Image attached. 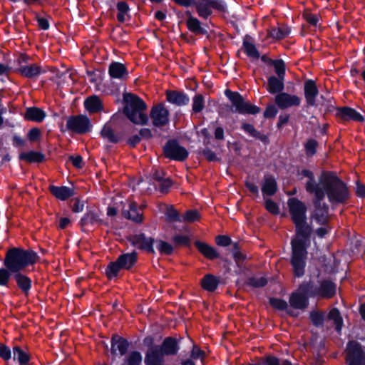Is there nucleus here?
<instances>
[{
  "mask_svg": "<svg viewBox=\"0 0 365 365\" xmlns=\"http://www.w3.org/2000/svg\"><path fill=\"white\" fill-rule=\"evenodd\" d=\"M299 175L307 178L306 190L315 197V210L312 218L319 225H324L329 220L327 207L321 205V200L327 195L331 202H341L348 196L345 185L335 175L329 173L322 174L319 180H314L313 173L308 170H303Z\"/></svg>",
  "mask_w": 365,
  "mask_h": 365,
  "instance_id": "f257e3e1",
  "label": "nucleus"
},
{
  "mask_svg": "<svg viewBox=\"0 0 365 365\" xmlns=\"http://www.w3.org/2000/svg\"><path fill=\"white\" fill-rule=\"evenodd\" d=\"M275 72L280 78H284L285 73V66L282 60H275L272 61Z\"/></svg>",
  "mask_w": 365,
  "mask_h": 365,
  "instance_id": "49530a36",
  "label": "nucleus"
},
{
  "mask_svg": "<svg viewBox=\"0 0 365 365\" xmlns=\"http://www.w3.org/2000/svg\"><path fill=\"white\" fill-rule=\"evenodd\" d=\"M329 319L332 320L336 326V329L339 331L342 327V319L339 312L336 309H332L328 315Z\"/></svg>",
  "mask_w": 365,
  "mask_h": 365,
  "instance_id": "ea45409f",
  "label": "nucleus"
},
{
  "mask_svg": "<svg viewBox=\"0 0 365 365\" xmlns=\"http://www.w3.org/2000/svg\"><path fill=\"white\" fill-rule=\"evenodd\" d=\"M173 241L178 245H187L189 244L190 240L185 235H176L173 237Z\"/></svg>",
  "mask_w": 365,
  "mask_h": 365,
  "instance_id": "680f3d73",
  "label": "nucleus"
},
{
  "mask_svg": "<svg viewBox=\"0 0 365 365\" xmlns=\"http://www.w3.org/2000/svg\"><path fill=\"white\" fill-rule=\"evenodd\" d=\"M318 89L316 83L312 80H308L304 83V96L309 106H317L316 98L318 96Z\"/></svg>",
  "mask_w": 365,
  "mask_h": 365,
  "instance_id": "2eb2a0df",
  "label": "nucleus"
},
{
  "mask_svg": "<svg viewBox=\"0 0 365 365\" xmlns=\"http://www.w3.org/2000/svg\"><path fill=\"white\" fill-rule=\"evenodd\" d=\"M347 365H365V352L361 349L360 344L356 341H351L346 348Z\"/></svg>",
  "mask_w": 365,
  "mask_h": 365,
  "instance_id": "1a4fd4ad",
  "label": "nucleus"
},
{
  "mask_svg": "<svg viewBox=\"0 0 365 365\" xmlns=\"http://www.w3.org/2000/svg\"><path fill=\"white\" fill-rule=\"evenodd\" d=\"M40 136V130L37 128H33L31 129L29 134L28 137L30 140L31 141H36Z\"/></svg>",
  "mask_w": 365,
  "mask_h": 365,
  "instance_id": "774afa93",
  "label": "nucleus"
},
{
  "mask_svg": "<svg viewBox=\"0 0 365 365\" xmlns=\"http://www.w3.org/2000/svg\"><path fill=\"white\" fill-rule=\"evenodd\" d=\"M195 4L198 15L204 19L208 18L212 13V9L219 11L225 9V4L222 0H197Z\"/></svg>",
  "mask_w": 365,
  "mask_h": 365,
  "instance_id": "6e6552de",
  "label": "nucleus"
},
{
  "mask_svg": "<svg viewBox=\"0 0 365 365\" xmlns=\"http://www.w3.org/2000/svg\"><path fill=\"white\" fill-rule=\"evenodd\" d=\"M150 118L155 126H163L169 122V111L163 105H157L152 108Z\"/></svg>",
  "mask_w": 365,
  "mask_h": 365,
  "instance_id": "f8f14e48",
  "label": "nucleus"
},
{
  "mask_svg": "<svg viewBox=\"0 0 365 365\" xmlns=\"http://www.w3.org/2000/svg\"><path fill=\"white\" fill-rule=\"evenodd\" d=\"M290 33V29L286 26L272 29L269 31V36L275 39H282L287 36Z\"/></svg>",
  "mask_w": 365,
  "mask_h": 365,
  "instance_id": "f704fd0d",
  "label": "nucleus"
},
{
  "mask_svg": "<svg viewBox=\"0 0 365 365\" xmlns=\"http://www.w3.org/2000/svg\"><path fill=\"white\" fill-rule=\"evenodd\" d=\"M19 158L28 163H38L43 160V155L38 152L29 151L21 153Z\"/></svg>",
  "mask_w": 365,
  "mask_h": 365,
  "instance_id": "473e14b6",
  "label": "nucleus"
},
{
  "mask_svg": "<svg viewBox=\"0 0 365 365\" xmlns=\"http://www.w3.org/2000/svg\"><path fill=\"white\" fill-rule=\"evenodd\" d=\"M28 57L26 56H21L19 58V66L16 68V72L21 76L29 78H34L38 77L41 73L44 72L42 68L37 64H29L27 63Z\"/></svg>",
  "mask_w": 365,
  "mask_h": 365,
  "instance_id": "9b49d317",
  "label": "nucleus"
},
{
  "mask_svg": "<svg viewBox=\"0 0 365 365\" xmlns=\"http://www.w3.org/2000/svg\"><path fill=\"white\" fill-rule=\"evenodd\" d=\"M245 51L247 56L252 58H258L259 53L255 45L249 42H244Z\"/></svg>",
  "mask_w": 365,
  "mask_h": 365,
  "instance_id": "a18cd8bd",
  "label": "nucleus"
},
{
  "mask_svg": "<svg viewBox=\"0 0 365 365\" xmlns=\"http://www.w3.org/2000/svg\"><path fill=\"white\" fill-rule=\"evenodd\" d=\"M271 305L279 310H284L287 312V314L292 316H297V314H296L292 308H289L288 307L287 303L282 299H276V298H272L269 300Z\"/></svg>",
  "mask_w": 365,
  "mask_h": 365,
  "instance_id": "2f4dec72",
  "label": "nucleus"
},
{
  "mask_svg": "<svg viewBox=\"0 0 365 365\" xmlns=\"http://www.w3.org/2000/svg\"><path fill=\"white\" fill-rule=\"evenodd\" d=\"M225 95L232 103L231 110L232 112L242 114H257L259 112V108L257 106L245 101L242 96L238 93L226 90Z\"/></svg>",
  "mask_w": 365,
  "mask_h": 365,
  "instance_id": "423d86ee",
  "label": "nucleus"
},
{
  "mask_svg": "<svg viewBox=\"0 0 365 365\" xmlns=\"http://www.w3.org/2000/svg\"><path fill=\"white\" fill-rule=\"evenodd\" d=\"M0 356L6 361L11 359V352L9 348L4 345H0Z\"/></svg>",
  "mask_w": 365,
  "mask_h": 365,
  "instance_id": "13d9d810",
  "label": "nucleus"
},
{
  "mask_svg": "<svg viewBox=\"0 0 365 365\" xmlns=\"http://www.w3.org/2000/svg\"><path fill=\"white\" fill-rule=\"evenodd\" d=\"M70 160L71 161L73 166L80 168L82 167L83 159L80 155L71 156Z\"/></svg>",
  "mask_w": 365,
  "mask_h": 365,
  "instance_id": "338daca9",
  "label": "nucleus"
},
{
  "mask_svg": "<svg viewBox=\"0 0 365 365\" xmlns=\"http://www.w3.org/2000/svg\"><path fill=\"white\" fill-rule=\"evenodd\" d=\"M265 207L268 212L272 214H277L279 212V207L272 200H265Z\"/></svg>",
  "mask_w": 365,
  "mask_h": 365,
  "instance_id": "864d4df0",
  "label": "nucleus"
},
{
  "mask_svg": "<svg viewBox=\"0 0 365 365\" xmlns=\"http://www.w3.org/2000/svg\"><path fill=\"white\" fill-rule=\"evenodd\" d=\"M242 129L251 136L257 137V132L255 128L248 123H244L242 126Z\"/></svg>",
  "mask_w": 365,
  "mask_h": 365,
  "instance_id": "0e129e2a",
  "label": "nucleus"
},
{
  "mask_svg": "<svg viewBox=\"0 0 365 365\" xmlns=\"http://www.w3.org/2000/svg\"><path fill=\"white\" fill-rule=\"evenodd\" d=\"M179 347L175 339L166 338L161 346L150 347L146 354L145 364L146 365H163L165 355H174L178 351Z\"/></svg>",
  "mask_w": 365,
  "mask_h": 365,
  "instance_id": "39448f33",
  "label": "nucleus"
},
{
  "mask_svg": "<svg viewBox=\"0 0 365 365\" xmlns=\"http://www.w3.org/2000/svg\"><path fill=\"white\" fill-rule=\"evenodd\" d=\"M289 212L296 227V236L292 240V255L291 263L294 274L302 277L304 273L307 247L309 245L310 227L307 222L306 205L297 198L288 200Z\"/></svg>",
  "mask_w": 365,
  "mask_h": 365,
  "instance_id": "f03ea898",
  "label": "nucleus"
},
{
  "mask_svg": "<svg viewBox=\"0 0 365 365\" xmlns=\"http://www.w3.org/2000/svg\"><path fill=\"white\" fill-rule=\"evenodd\" d=\"M202 288L207 291H214L218 285L217 279L212 274H207L201 282Z\"/></svg>",
  "mask_w": 365,
  "mask_h": 365,
  "instance_id": "7c9ffc66",
  "label": "nucleus"
},
{
  "mask_svg": "<svg viewBox=\"0 0 365 365\" xmlns=\"http://www.w3.org/2000/svg\"><path fill=\"white\" fill-rule=\"evenodd\" d=\"M187 26L188 29L195 34H205V30L201 27L200 21L192 16L187 20Z\"/></svg>",
  "mask_w": 365,
  "mask_h": 365,
  "instance_id": "72a5a7b5",
  "label": "nucleus"
},
{
  "mask_svg": "<svg viewBox=\"0 0 365 365\" xmlns=\"http://www.w3.org/2000/svg\"><path fill=\"white\" fill-rule=\"evenodd\" d=\"M108 71L110 76L113 78L122 79L128 75L124 65L118 62L112 63L110 65Z\"/></svg>",
  "mask_w": 365,
  "mask_h": 365,
  "instance_id": "412c9836",
  "label": "nucleus"
},
{
  "mask_svg": "<svg viewBox=\"0 0 365 365\" xmlns=\"http://www.w3.org/2000/svg\"><path fill=\"white\" fill-rule=\"evenodd\" d=\"M277 108L273 106L270 105L267 107L266 110H264V117L266 118H274L277 113Z\"/></svg>",
  "mask_w": 365,
  "mask_h": 365,
  "instance_id": "052dcab7",
  "label": "nucleus"
},
{
  "mask_svg": "<svg viewBox=\"0 0 365 365\" xmlns=\"http://www.w3.org/2000/svg\"><path fill=\"white\" fill-rule=\"evenodd\" d=\"M123 214L125 217L128 218L136 222H141L143 219V215L138 210V206L135 202L130 203L129 210H124Z\"/></svg>",
  "mask_w": 365,
  "mask_h": 365,
  "instance_id": "a878e982",
  "label": "nucleus"
},
{
  "mask_svg": "<svg viewBox=\"0 0 365 365\" xmlns=\"http://www.w3.org/2000/svg\"><path fill=\"white\" fill-rule=\"evenodd\" d=\"M155 247L161 254L170 255L173 252V246L163 240L155 241Z\"/></svg>",
  "mask_w": 365,
  "mask_h": 365,
  "instance_id": "a19ab883",
  "label": "nucleus"
},
{
  "mask_svg": "<svg viewBox=\"0 0 365 365\" xmlns=\"http://www.w3.org/2000/svg\"><path fill=\"white\" fill-rule=\"evenodd\" d=\"M216 243L220 246L226 247L231 244V239L226 235H219L216 237Z\"/></svg>",
  "mask_w": 365,
  "mask_h": 365,
  "instance_id": "6e6d98bb",
  "label": "nucleus"
},
{
  "mask_svg": "<svg viewBox=\"0 0 365 365\" xmlns=\"http://www.w3.org/2000/svg\"><path fill=\"white\" fill-rule=\"evenodd\" d=\"M101 135L103 138L107 139L111 143H117L119 140V138L114 133V131L111 126L108 124H106L102 130Z\"/></svg>",
  "mask_w": 365,
  "mask_h": 365,
  "instance_id": "e433bc0d",
  "label": "nucleus"
},
{
  "mask_svg": "<svg viewBox=\"0 0 365 365\" xmlns=\"http://www.w3.org/2000/svg\"><path fill=\"white\" fill-rule=\"evenodd\" d=\"M250 283L254 287H260L267 284V280L264 277L252 278L250 279Z\"/></svg>",
  "mask_w": 365,
  "mask_h": 365,
  "instance_id": "e2e57ef3",
  "label": "nucleus"
},
{
  "mask_svg": "<svg viewBox=\"0 0 365 365\" xmlns=\"http://www.w3.org/2000/svg\"><path fill=\"white\" fill-rule=\"evenodd\" d=\"M13 358L14 360L18 361L21 365L26 364L29 360L28 354L19 346H14L13 348Z\"/></svg>",
  "mask_w": 365,
  "mask_h": 365,
  "instance_id": "4c0bfd02",
  "label": "nucleus"
},
{
  "mask_svg": "<svg viewBox=\"0 0 365 365\" xmlns=\"http://www.w3.org/2000/svg\"><path fill=\"white\" fill-rule=\"evenodd\" d=\"M10 276L9 271L4 268L0 269V286H6Z\"/></svg>",
  "mask_w": 365,
  "mask_h": 365,
  "instance_id": "603ef678",
  "label": "nucleus"
},
{
  "mask_svg": "<svg viewBox=\"0 0 365 365\" xmlns=\"http://www.w3.org/2000/svg\"><path fill=\"white\" fill-rule=\"evenodd\" d=\"M14 279L19 287L24 292L25 294H28L31 287V281L26 276L18 273L14 275Z\"/></svg>",
  "mask_w": 365,
  "mask_h": 365,
  "instance_id": "c85d7f7f",
  "label": "nucleus"
},
{
  "mask_svg": "<svg viewBox=\"0 0 365 365\" xmlns=\"http://www.w3.org/2000/svg\"><path fill=\"white\" fill-rule=\"evenodd\" d=\"M284 78L271 76L268 79L267 90L271 93L280 92L284 89Z\"/></svg>",
  "mask_w": 365,
  "mask_h": 365,
  "instance_id": "cd10ccee",
  "label": "nucleus"
},
{
  "mask_svg": "<svg viewBox=\"0 0 365 365\" xmlns=\"http://www.w3.org/2000/svg\"><path fill=\"white\" fill-rule=\"evenodd\" d=\"M313 297L312 287L309 284H302L299 289L289 297L292 308L304 309L308 306V298Z\"/></svg>",
  "mask_w": 365,
  "mask_h": 365,
  "instance_id": "0eeeda50",
  "label": "nucleus"
},
{
  "mask_svg": "<svg viewBox=\"0 0 365 365\" xmlns=\"http://www.w3.org/2000/svg\"><path fill=\"white\" fill-rule=\"evenodd\" d=\"M336 292V286L334 283L329 281H324L322 282L318 289H312V295H319L322 297L329 298L331 297Z\"/></svg>",
  "mask_w": 365,
  "mask_h": 365,
  "instance_id": "f3484780",
  "label": "nucleus"
},
{
  "mask_svg": "<svg viewBox=\"0 0 365 365\" xmlns=\"http://www.w3.org/2000/svg\"><path fill=\"white\" fill-rule=\"evenodd\" d=\"M310 319L315 326H320L324 322V315L322 313L312 312L310 314Z\"/></svg>",
  "mask_w": 365,
  "mask_h": 365,
  "instance_id": "8fccbe9b",
  "label": "nucleus"
},
{
  "mask_svg": "<svg viewBox=\"0 0 365 365\" xmlns=\"http://www.w3.org/2000/svg\"><path fill=\"white\" fill-rule=\"evenodd\" d=\"M118 261L123 268L129 269L136 262V255L135 252L121 255L118 258Z\"/></svg>",
  "mask_w": 365,
  "mask_h": 365,
  "instance_id": "c756f323",
  "label": "nucleus"
},
{
  "mask_svg": "<svg viewBox=\"0 0 365 365\" xmlns=\"http://www.w3.org/2000/svg\"><path fill=\"white\" fill-rule=\"evenodd\" d=\"M117 8L118 10V14L117 16L118 20L120 22L125 21L126 19V14L129 10L128 6L127 5L126 3L121 1L118 4Z\"/></svg>",
  "mask_w": 365,
  "mask_h": 365,
  "instance_id": "c03bdc74",
  "label": "nucleus"
},
{
  "mask_svg": "<svg viewBox=\"0 0 365 365\" xmlns=\"http://www.w3.org/2000/svg\"><path fill=\"white\" fill-rule=\"evenodd\" d=\"M205 106L204 98L202 95H196L192 99V110L195 113L201 112Z\"/></svg>",
  "mask_w": 365,
  "mask_h": 365,
  "instance_id": "37998d69",
  "label": "nucleus"
},
{
  "mask_svg": "<svg viewBox=\"0 0 365 365\" xmlns=\"http://www.w3.org/2000/svg\"><path fill=\"white\" fill-rule=\"evenodd\" d=\"M277 190V182L272 176H265L262 185V192L264 196H272Z\"/></svg>",
  "mask_w": 365,
  "mask_h": 365,
  "instance_id": "aec40b11",
  "label": "nucleus"
},
{
  "mask_svg": "<svg viewBox=\"0 0 365 365\" xmlns=\"http://www.w3.org/2000/svg\"><path fill=\"white\" fill-rule=\"evenodd\" d=\"M167 101L178 106L187 105L189 103V98L183 93L178 91H167Z\"/></svg>",
  "mask_w": 365,
  "mask_h": 365,
  "instance_id": "a211bd4d",
  "label": "nucleus"
},
{
  "mask_svg": "<svg viewBox=\"0 0 365 365\" xmlns=\"http://www.w3.org/2000/svg\"><path fill=\"white\" fill-rule=\"evenodd\" d=\"M141 362L142 356L138 351L130 352L125 361L126 365H140Z\"/></svg>",
  "mask_w": 365,
  "mask_h": 365,
  "instance_id": "79ce46f5",
  "label": "nucleus"
},
{
  "mask_svg": "<svg viewBox=\"0 0 365 365\" xmlns=\"http://www.w3.org/2000/svg\"><path fill=\"white\" fill-rule=\"evenodd\" d=\"M38 259L37 254L32 250L14 248L6 253L4 264L11 272H17Z\"/></svg>",
  "mask_w": 365,
  "mask_h": 365,
  "instance_id": "7ed1b4c3",
  "label": "nucleus"
},
{
  "mask_svg": "<svg viewBox=\"0 0 365 365\" xmlns=\"http://www.w3.org/2000/svg\"><path fill=\"white\" fill-rule=\"evenodd\" d=\"M123 101L124 113L131 122L138 125H143L148 122V118L145 113L146 104L142 99L128 93L124 94Z\"/></svg>",
  "mask_w": 365,
  "mask_h": 365,
  "instance_id": "20e7f679",
  "label": "nucleus"
},
{
  "mask_svg": "<svg viewBox=\"0 0 365 365\" xmlns=\"http://www.w3.org/2000/svg\"><path fill=\"white\" fill-rule=\"evenodd\" d=\"M317 143L314 140H309L306 144L307 154L312 155L315 153Z\"/></svg>",
  "mask_w": 365,
  "mask_h": 365,
  "instance_id": "4d7b16f0",
  "label": "nucleus"
},
{
  "mask_svg": "<svg viewBox=\"0 0 365 365\" xmlns=\"http://www.w3.org/2000/svg\"><path fill=\"white\" fill-rule=\"evenodd\" d=\"M128 347V343L123 338L115 336L112 339V352L115 353L118 351L121 355H123Z\"/></svg>",
  "mask_w": 365,
  "mask_h": 365,
  "instance_id": "bb28decb",
  "label": "nucleus"
},
{
  "mask_svg": "<svg viewBox=\"0 0 365 365\" xmlns=\"http://www.w3.org/2000/svg\"><path fill=\"white\" fill-rule=\"evenodd\" d=\"M262 365H291L287 361H283L281 363L274 357H268L266 361Z\"/></svg>",
  "mask_w": 365,
  "mask_h": 365,
  "instance_id": "bf43d9fd",
  "label": "nucleus"
},
{
  "mask_svg": "<svg viewBox=\"0 0 365 365\" xmlns=\"http://www.w3.org/2000/svg\"><path fill=\"white\" fill-rule=\"evenodd\" d=\"M195 246L198 249V250L207 258L208 259H215L219 257L218 253L216 250L211 246L207 244L202 242H196Z\"/></svg>",
  "mask_w": 365,
  "mask_h": 365,
  "instance_id": "393cba45",
  "label": "nucleus"
},
{
  "mask_svg": "<svg viewBox=\"0 0 365 365\" xmlns=\"http://www.w3.org/2000/svg\"><path fill=\"white\" fill-rule=\"evenodd\" d=\"M164 152L168 158L176 160H183L188 155L187 150L175 141L168 142L164 148Z\"/></svg>",
  "mask_w": 365,
  "mask_h": 365,
  "instance_id": "ddd939ff",
  "label": "nucleus"
},
{
  "mask_svg": "<svg viewBox=\"0 0 365 365\" xmlns=\"http://www.w3.org/2000/svg\"><path fill=\"white\" fill-rule=\"evenodd\" d=\"M66 127L74 133L82 134L91 130V123L88 117L81 115L68 118Z\"/></svg>",
  "mask_w": 365,
  "mask_h": 365,
  "instance_id": "9d476101",
  "label": "nucleus"
},
{
  "mask_svg": "<svg viewBox=\"0 0 365 365\" xmlns=\"http://www.w3.org/2000/svg\"><path fill=\"white\" fill-rule=\"evenodd\" d=\"M101 222V220L99 218V216L93 212H88L81 220L82 226L87 225H95Z\"/></svg>",
  "mask_w": 365,
  "mask_h": 365,
  "instance_id": "c9c22d12",
  "label": "nucleus"
},
{
  "mask_svg": "<svg viewBox=\"0 0 365 365\" xmlns=\"http://www.w3.org/2000/svg\"><path fill=\"white\" fill-rule=\"evenodd\" d=\"M190 356L193 359H202L205 356V353L198 346L193 345Z\"/></svg>",
  "mask_w": 365,
  "mask_h": 365,
  "instance_id": "5fc2aeb1",
  "label": "nucleus"
},
{
  "mask_svg": "<svg viewBox=\"0 0 365 365\" xmlns=\"http://www.w3.org/2000/svg\"><path fill=\"white\" fill-rule=\"evenodd\" d=\"M304 17L309 24L314 26H317L319 20V16L318 15L306 11L304 14Z\"/></svg>",
  "mask_w": 365,
  "mask_h": 365,
  "instance_id": "3c124183",
  "label": "nucleus"
},
{
  "mask_svg": "<svg viewBox=\"0 0 365 365\" xmlns=\"http://www.w3.org/2000/svg\"><path fill=\"white\" fill-rule=\"evenodd\" d=\"M165 215L168 221H182V220L179 217L178 212L173 207H167Z\"/></svg>",
  "mask_w": 365,
  "mask_h": 365,
  "instance_id": "de8ad7c7",
  "label": "nucleus"
},
{
  "mask_svg": "<svg viewBox=\"0 0 365 365\" xmlns=\"http://www.w3.org/2000/svg\"><path fill=\"white\" fill-rule=\"evenodd\" d=\"M132 242L133 245L137 248L154 253V249L153 246L155 241L153 238L146 237L143 234H140L133 236Z\"/></svg>",
  "mask_w": 365,
  "mask_h": 365,
  "instance_id": "dca6fc26",
  "label": "nucleus"
},
{
  "mask_svg": "<svg viewBox=\"0 0 365 365\" xmlns=\"http://www.w3.org/2000/svg\"><path fill=\"white\" fill-rule=\"evenodd\" d=\"M51 192L58 200H65L74 195L73 190L66 186H50Z\"/></svg>",
  "mask_w": 365,
  "mask_h": 365,
  "instance_id": "6ab92c4d",
  "label": "nucleus"
},
{
  "mask_svg": "<svg viewBox=\"0 0 365 365\" xmlns=\"http://www.w3.org/2000/svg\"><path fill=\"white\" fill-rule=\"evenodd\" d=\"M275 103L281 109L292 106H298L301 103V98L296 95L287 93H280L275 96Z\"/></svg>",
  "mask_w": 365,
  "mask_h": 365,
  "instance_id": "4468645a",
  "label": "nucleus"
},
{
  "mask_svg": "<svg viewBox=\"0 0 365 365\" xmlns=\"http://www.w3.org/2000/svg\"><path fill=\"white\" fill-rule=\"evenodd\" d=\"M200 218V214L197 210H189L183 216L182 221L192 222Z\"/></svg>",
  "mask_w": 365,
  "mask_h": 365,
  "instance_id": "09e8293b",
  "label": "nucleus"
},
{
  "mask_svg": "<svg viewBox=\"0 0 365 365\" xmlns=\"http://www.w3.org/2000/svg\"><path fill=\"white\" fill-rule=\"evenodd\" d=\"M338 115L344 120H354L361 122L364 120L363 116L353 108H343L339 110Z\"/></svg>",
  "mask_w": 365,
  "mask_h": 365,
  "instance_id": "b1692460",
  "label": "nucleus"
},
{
  "mask_svg": "<svg viewBox=\"0 0 365 365\" xmlns=\"http://www.w3.org/2000/svg\"><path fill=\"white\" fill-rule=\"evenodd\" d=\"M121 269L123 268L117 259L115 262H110L108 265L106 269V275L109 279L115 277Z\"/></svg>",
  "mask_w": 365,
  "mask_h": 365,
  "instance_id": "58836bf2",
  "label": "nucleus"
},
{
  "mask_svg": "<svg viewBox=\"0 0 365 365\" xmlns=\"http://www.w3.org/2000/svg\"><path fill=\"white\" fill-rule=\"evenodd\" d=\"M86 110L90 113H96L102 110L103 105L97 96L88 97L84 102Z\"/></svg>",
  "mask_w": 365,
  "mask_h": 365,
  "instance_id": "5701e85b",
  "label": "nucleus"
},
{
  "mask_svg": "<svg viewBox=\"0 0 365 365\" xmlns=\"http://www.w3.org/2000/svg\"><path fill=\"white\" fill-rule=\"evenodd\" d=\"M45 117V112L36 107L29 108L25 113V118L35 122H41Z\"/></svg>",
  "mask_w": 365,
  "mask_h": 365,
  "instance_id": "4be33fe9",
  "label": "nucleus"
},
{
  "mask_svg": "<svg viewBox=\"0 0 365 365\" xmlns=\"http://www.w3.org/2000/svg\"><path fill=\"white\" fill-rule=\"evenodd\" d=\"M232 255H233L234 258L235 259V260L237 262H239V261H240V260H242L243 259V255L239 251V248H238V246H237V243H235L233 245V247H232Z\"/></svg>",
  "mask_w": 365,
  "mask_h": 365,
  "instance_id": "69168bd1",
  "label": "nucleus"
}]
</instances>
